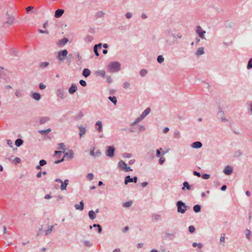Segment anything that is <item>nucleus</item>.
Segmentation results:
<instances>
[{"label": "nucleus", "mask_w": 252, "mask_h": 252, "mask_svg": "<svg viewBox=\"0 0 252 252\" xmlns=\"http://www.w3.org/2000/svg\"><path fill=\"white\" fill-rule=\"evenodd\" d=\"M121 69V64L118 62H110L108 65V69L110 72H117Z\"/></svg>", "instance_id": "1"}, {"label": "nucleus", "mask_w": 252, "mask_h": 252, "mask_svg": "<svg viewBox=\"0 0 252 252\" xmlns=\"http://www.w3.org/2000/svg\"><path fill=\"white\" fill-rule=\"evenodd\" d=\"M169 36H171L172 37H173V38H174L173 40H170L169 38L166 40V43L169 45H172L177 43V42L176 41V40L175 39L176 38H182V36L181 34H180V33L176 34L173 33L170 34Z\"/></svg>", "instance_id": "2"}, {"label": "nucleus", "mask_w": 252, "mask_h": 252, "mask_svg": "<svg viewBox=\"0 0 252 252\" xmlns=\"http://www.w3.org/2000/svg\"><path fill=\"white\" fill-rule=\"evenodd\" d=\"M15 20V16L13 15L10 14L8 12L6 13V21L3 22V25L5 26V25H11L14 23V21Z\"/></svg>", "instance_id": "3"}, {"label": "nucleus", "mask_w": 252, "mask_h": 252, "mask_svg": "<svg viewBox=\"0 0 252 252\" xmlns=\"http://www.w3.org/2000/svg\"><path fill=\"white\" fill-rule=\"evenodd\" d=\"M177 211L179 213L184 214L186 210L187 206L185 203L183 202L182 201H179L177 202Z\"/></svg>", "instance_id": "4"}, {"label": "nucleus", "mask_w": 252, "mask_h": 252, "mask_svg": "<svg viewBox=\"0 0 252 252\" xmlns=\"http://www.w3.org/2000/svg\"><path fill=\"white\" fill-rule=\"evenodd\" d=\"M67 53L68 52L65 49L60 51L58 52L57 58L61 62L63 61L65 59V57L67 56Z\"/></svg>", "instance_id": "5"}, {"label": "nucleus", "mask_w": 252, "mask_h": 252, "mask_svg": "<svg viewBox=\"0 0 252 252\" xmlns=\"http://www.w3.org/2000/svg\"><path fill=\"white\" fill-rule=\"evenodd\" d=\"M196 32L198 35L199 37L202 39H206L205 34L206 32L202 30L200 26L196 27Z\"/></svg>", "instance_id": "6"}, {"label": "nucleus", "mask_w": 252, "mask_h": 252, "mask_svg": "<svg viewBox=\"0 0 252 252\" xmlns=\"http://www.w3.org/2000/svg\"><path fill=\"white\" fill-rule=\"evenodd\" d=\"M56 182H59L61 183L60 189L62 190H64L66 189V187L68 184L69 181L68 179H66L63 182V181L60 179H56L55 180Z\"/></svg>", "instance_id": "7"}, {"label": "nucleus", "mask_w": 252, "mask_h": 252, "mask_svg": "<svg viewBox=\"0 0 252 252\" xmlns=\"http://www.w3.org/2000/svg\"><path fill=\"white\" fill-rule=\"evenodd\" d=\"M115 148L114 146H108L106 151V155L109 158H112L114 155Z\"/></svg>", "instance_id": "8"}, {"label": "nucleus", "mask_w": 252, "mask_h": 252, "mask_svg": "<svg viewBox=\"0 0 252 252\" xmlns=\"http://www.w3.org/2000/svg\"><path fill=\"white\" fill-rule=\"evenodd\" d=\"M137 181V177L135 176L133 178H131L129 175L126 176L125 177V184L127 185L128 183L134 182L136 183Z\"/></svg>", "instance_id": "9"}, {"label": "nucleus", "mask_w": 252, "mask_h": 252, "mask_svg": "<svg viewBox=\"0 0 252 252\" xmlns=\"http://www.w3.org/2000/svg\"><path fill=\"white\" fill-rule=\"evenodd\" d=\"M101 154V153L99 150L95 151V148H93L90 151V155L94 158L98 157Z\"/></svg>", "instance_id": "10"}, {"label": "nucleus", "mask_w": 252, "mask_h": 252, "mask_svg": "<svg viewBox=\"0 0 252 252\" xmlns=\"http://www.w3.org/2000/svg\"><path fill=\"white\" fill-rule=\"evenodd\" d=\"M15 95L17 98H22L24 96V92L20 89H16L15 92Z\"/></svg>", "instance_id": "11"}, {"label": "nucleus", "mask_w": 252, "mask_h": 252, "mask_svg": "<svg viewBox=\"0 0 252 252\" xmlns=\"http://www.w3.org/2000/svg\"><path fill=\"white\" fill-rule=\"evenodd\" d=\"M233 171V168L230 166H226L223 172L225 175H230L232 174Z\"/></svg>", "instance_id": "12"}, {"label": "nucleus", "mask_w": 252, "mask_h": 252, "mask_svg": "<svg viewBox=\"0 0 252 252\" xmlns=\"http://www.w3.org/2000/svg\"><path fill=\"white\" fill-rule=\"evenodd\" d=\"M56 94L57 96L61 99H64L65 97L63 91L61 89H59L57 91Z\"/></svg>", "instance_id": "13"}, {"label": "nucleus", "mask_w": 252, "mask_h": 252, "mask_svg": "<svg viewBox=\"0 0 252 252\" xmlns=\"http://www.w3.org/2000/svg\"><path fill=\"white\" fill-rule=\"evenodd\" d=\"M77 88L75 84H72L68 90L69 93L71 94H73L76 91Z\"/></svg>", "instance_id": "14"}, {"label": "nucleus", "mask_w": 252, "mask_h": 252, "mask_svg": "<svg viewBox=\"0 0 252 252\" xmlns=\"http://www.w3.org/2000/svg\"><path fill=\"white\" fill-rule=\"evenodd\" d=\"M64 13V10L62 9H59L55 11V17L56 18H59L62 16Z\"/></svg>", "instance_id": "15"}, {"label": "nucleus", "mask_w": 252, "mask_h": 252, "mask_svg": "<svg viewBox=\"0 0 252 252\" xmlns=\"http://www.w3.org/2000/svg\"><path fill=\"white\" fill-rule=\"evenodd\" d=\"M64 156H66L69 159H72L74 157V153L72 150H69L68 152L64 153Z\"/></svg>", "instance_id": "16"}, {"label": "nucleus", "mask_w": 252, "mask_h": 252, "mask_svg": "<svg viewBox=\"0 0 252 252\" xmlns=\"http://www.w3.org/2000/svg\"><path fill=\"white\" fill-rule=\"evenodd\" d=\"M118 167L122 170H124L125 169L126 167V164L123 160H120L118 162Z\"/></svg>", "instance_id": "17"}, {"label": "nucleus", "mask_w": 252, "mask_h": 252, "mask_svg": "<svg viewBox=\"0 0 252 252\" xmlns=\"http://www.w3.org/2000/svg\"><path fill=\"white\" fill-rule=\"evenodd\" d=\"M218 116L220 117V119L222 122H227V119L225 118L223 111L220 109L218 113Z\"/></svg>", "instance_id": "18"}, {"label": "nucleus", "mask_w": 252, "mask_h": 252, "mask_svg": "<svg viewBox=\"0 0 252 252\" xmlns=\"http://www.w3.org/2000/svg\"><path fill=\"white\" fill-rule=\"evenodd\" d=\"M202 146V143L199 141L194 142L191 144V147L195 149L200 148Z\"/></svg>", "instance_id": "19"}, {"label": "nucleus", "mask_w": 252, "mask_h": 252, "mask_svg": "<svg viewBox=\"0 0 252 252\" xmlns=\"http://www.w3.org/2000/svg\"><path fill=\"white\" fill-rule=\"evenodd\" d=\"M9 54L13 56H17L18 55V51L16 49L11 48L9 50Z\"/></svg>", "instance_id": "20"}, {"label": "nucleus", "mask_w": 252, "mask_h": 252, "mask_svg": "<svg viewBox=\"0 0 252 252\" xmlns=\"http://www.w3.org/2000/svg\"><path fill=\"white\" fill-rule=\"evenodd\" d=\"M74 207L76 210L82 211L84 209V203L82 201L80 202V204H76Z\"/></svg>", "instance_id": "21"}, {"label": "nucleus", "mask_w": 252, "mask_h": 252, "mask_svg": "<svg viewBox=\"0 0 252 252\" xmlns=\"http://www.w3.org/2000/svg\"><path fill=\"white\" fill-rule=\"evenodd\" d=\"M32 97L36 101H38L41 98V95L37 93H33L32 95Z\"/></svg>", "instance_id": "22"}, {"label": "nucleus", "mask_w": 252, "mask_h": 252, "mask_svg": "<svg viewBox=\"0 0 252 252\" xmlns=\"http://www.w3.org/2000/svg\"><path fill=\"white\" fill-rule=\"evenodd\" d=\"M186 188L188 190H190L191 189V186H190L188 182H184L183 183V187L182 188L183 190H185Z\"/></svg>", "instance_id": "23"}, {"label": "nucleus", "mask_w": 252, "mask_h": 252, "mask_svg": "<svg viewBox=\"0 0 252 252\" xmlns=\"http://www.w3.org/2000/svg\"><path fill=\"white\" fill-rule=\"evenodd\" d=\"M204 54V48L203 47H199L196 52L195 53V55L197 56H199L202 55Z\"/></svg>", "instance_id": "24"}, {"label": "nucleus", "mask_w": 252, "mask_h": 252, "mask_svg": "<svg viewBox=\"0 0 252 252\" xmlns=\"http://www.w3.org/2000/svg\"><path fill=\"white\" fill-rule=\"evenodd\" d=\"M95 126H98L97 130L98 132H100L102 131V122L100 121H98L96 122Z\"/></svg>", "instance_id": "25"}, {"label": "nucleus", "mask_w": 252, "mask_h": 252, "mask_svg": "<svg viewBox=\"0 0 252 252\" xmlns=\"http://www.w3.org/2000/svg\"><path fill=\"white\" fill-rule=\"evenodd\" d=\"M245 234L247 239L249 241H250L251 240L252 237V233L251 231L248 229H246V230H245Z\"/></svg>", "instance_id": "26"}, {"label": "nucleus", "mask_w": 252, "mask_h": 252, "mask_svg": "<svg viewBox=\"0 0 252 252\" xmlns=\"http://www.w3.org/2000/svg\"><path fill=\"white\" fill-rule=\"evenodd\" d=\"M151 112V109L150 108H146L141 115L143 118H145Z\"/></svg>", "instance_id": "27"}, {"label": "nucleus", "mask_w": 252, "mask_h": 252, "mask_svg": "<svg viewBox=\"0 0 252 252\" xmlns=\"http://www.w3.org/2000/svg\"><path fill=\"white\" fill-rule=\"evenodd\" d=\"M88 215H89V218L92 220H94L96 217V215H95V212H94L93 210L89 211Z\"/></svg>", "instance_id": "28"}, {"label": "nucleus", "mask_w": 252, "mask_h": 252, "mask_svg": "<svg viewBox=\"0 0 252 252\" xmlns=\"http://www.w3.org/2000/svg\"><path fill=\"white\" fill-rule=\"evenodd\" d=\"M91 71L88 68H85L83 71V75L85 77H87L90 75Z\"/></svg>", "instance_id": "29"}, {"label": "nucleus", "mask_w": 252, "mask_h": 252, "mask_svg": "<svg viewBox=\"0 0 252 252\" xmlns=\"http://www.w3.org/2000/svg\"><path fill=\"white\" fill-rule=\"evenodd\" d=\"M144 118H143L141 115H140L139 117H138L132 124L131 126H134L137 124L138 123L141 122Z\"/></svg>", "instance_id": "30"}, {"label": "nucleus", "mask_w": 252, "mask_h": 252, "mask_svg": "<svg viewBox=\"0 0 252 252\" xmlns=\"http://www.w3.org/2000/svg\"><path fill=\"white\" fill-rule=\"evenodd\" d=\"M79 128L80 130L79 135H80V137H81L85 134L86 128H85V127H83V126H79Z\"/></svg>", "instance_id": "31"}, {"label": "nucleus", "mask_w": 252, "mask_h": 252, "mask_svg": "<svg viewBox=\"0 0 252 252\" xmlns=\"http://www.w3.org/2000/svg\"><path fill=\"white\" fill-rule=\"evenodd\" d=\"M49 120H50V118L48 117H42L40 119V124H44V123H46L47 122H48V121H49Z\"/></svg>", "instance_id": "32"}, {"label": "nucleus", "mask_w": 252, "mask_h": 252, "mask_svg": "<svg viewBox=\"0 0 252 252\" xmlns=\"http://www.w3.org/2000/svg\"><path fill=\"white\" fill-rule=\"evenodd\" d=\"M76 58L77 64H80L82 63V58L79 53L76 54Z\"/></svg>", "instance_id": "33"}, {"label": "nucleus", "mask_w": 252, "mask_h": 252, "mask_svg": "<svg viewBox=\"0 0 252 252\" xmlns=\"http://www.w3.org/2000/svg\"><path fill=\"white\" fill-rule=\"evenodd\" d=\"M95 74L98 76H100L101 77H104L105 74V71L103 70H98L95 72Z\"/></svg>", "instance_id": "34"}, {"label": "nucleus", "mask_w": 252, "mask_h": 252, "mask_svg": "<svg viewBox=\"0 0 252 252\" xmlns=\"http://www.w3.org/2000/svg\"><path fill=\"white\" fill-rule=\"evenodd\" d=\"M49 63L48 62H41L39 64V67L41 68H44L47 67L49 65Z\"/></svg>", "instance_id": "35"}, {"label": "nucleus", "mask_w": 252, "mask_h": 252, "mask_svg": "<svg viewBox=\"0 0 252 252\" xmlns=\"http://www.w3.org/2000/svg\"><path fill=\"white\" fill-rule=\"evenodd\" d=\"M23 140L21 139H17L16 141H15V144L16 145V146L17 147H20V146H21L23 143Z\"/></svg>", "instance_id": "36"}, {"label": "nucleus", "mask_w": 252, "mask_h": 252, "mask_svg": "<svg viewBox=\"0 0 252 252\" xmlns=\"http://www.w3.org/2000/svg\"><path fill=\"white\" fill-rule=\"evenodd\" d=\"M54 227V225L50 226L48 227V229L45 232V235L47 236V235H49L52 232Z\"/></svg>", "instance_id": "37"}, {"label": "nucleus", "mask_w": 252, "mask_h": 252, "mask_svg": "<svg viewBox=\"0 0 252 252\" xmlns=\"http://www.w3.org/2000/svg\"><path fill=\"white\" fill-rule=\"evenodd\" d=\"M193 209V211L195 213H198V212H200L201 206L199 205H195V206H194Z\"/></svg>", "instance_id": "38"}, {"label": "nucleus", "mask_w": 252, "mask_h": 252, "mask_svg": "<svg viewBox=\"0 0 252 252\" xmlns=\"http://www.w3.org/2000/svg\"><path fill=\"white\" fill-rule=\"evenodd\" d=\"M160 217L161 216L160 215L155 214L153 215L152 218L153 220L157 221L160 218Z\"/></svg>", "instance_id": "39"}, {"label": "nucleus", "mask_w": 252, "mask_h": 252, "mask_svg": "<svg viewBox=\"0 0 252 252\" xmlns=\"http://www.w3.org/2000/svg\"><path fill=\"white\" fill-rule=\"evenodd\" d=\"M108 99L112 101L115 105L117 103V98L116 96H109Z\"/></svg>", "instance_id": "40"}, {"label": "nucleus", "mask_w": 252, "mask_h": 252, "mask_svg": "<svg viewBox=\"0 0 252 252\" xmlns=\"http://www.w3.org/2000/svg\"><path fill=\"white\" fill-rule=\"evenodd\" d=\"M132 204V202L130 201L126 202H125L123 204V206L125 208L129 207L131 206Z\"/></svg>", "instance_id": "41"}, {"label": "nucleus", "mask_w": 252, "mask_h": 252, "mask_svg": "<svg viewBox=\"0 0 252 252\" xmlns=\"http://www.w3.org/2000/svg\"><path fill=\"white\" fill-rule=\"evenodd\" d=\"M174 137L175 138H179L180 137V132L179 130H176L174 132Z\"/></svg>", "instance_id": "42"}, {"label": "nucleus", "mask_w": 252, "mask_h": 252, "mask_svg": "<svg viewBox=\"0 0 252 252\" xmlns=\"http://www.w3.org/2000/svg\"><path fill=\"white\" fill-rule=\"evenodd\" d=\"M51 130L50 128H48V129H46V130H39V132L40 133H41V134H48V133H49L51 131Z\"/></svg>", "instance_id": "43"}, {"label": "nucleus", "mask_w": 252, "mask_h": 252, "mask_svg": "<svg viewBox=\"0 0 252 252\" xmlns=\"http://www.w3.org/2000/svg\"><path fill=\"white\" fill-rule=\"evenodd\" d=\"M164 58L161 55H159L158 57L157 61L158 63H161L164 62Z\"/></svg>", "instance_id": "44"}, {"label": "nucleus", "mask_w": 252, "mask_h": 252, "mask_svg": "<svg viewBox=\"0 0 252 252\" xmlns=\"http://www.w3.org/2000/svg\"><path fill=\"white\" fill-rule=\"evenodd\" d=\"M93 227H97V228H98V232L99 233H100L101 232V231H102V228H101V226L99 224H93Z\"/></svg>", "instance_id": "45"}, {"label": "nucleus", "mask_w": 252, "mask_h": 252, "mask_svg": "<svg viewBox=\"0 0 252 252\" xmlns=\"http://www.w3.org/2000/svg\"><path fill=\"white\" fill-rule=\"evenodd\" d=\"M93 39V37L91 35H88L85 38V40L86 42H91Z\"/></svg>", "instance_id": "46"}, {"label": "nucleus", "mask_w": 252, "mask_h": 252, "mask_svg": "<svg viewBox=\"0 0 252 252\" xmlns=\"http://www.w3.org/2000/svg\"><path fill=\"white\" fill-rule=\"evenodd\" d=\"M147 74V71L145 69H143L140 71V75L142 77L145 76Z\"/></svg>", "instance_id": "47"}, {"label": "nucleus", "mask_w": 252, "mask_h": 252, "mask_svg": "<svg viewBox=\"0 0 252 252\" xmlns=\"http://www.w3.org/2000/svg\"><path fill=\"white\" fill-rule=\"evenodd\" d=\"M252 68V58H251L247 64V69H250Z\"/></svg>", "instance_id": "48"}, {"label": "nucleus", "mask_w": 252, "mask_h": 252, "mask_svg": "<svg viewBox=\"0 0 252 252\" xmlns=\"http://www.w3.org/2000/svg\"><path fill=\"white\" fill-rule=\"evenodd\" d=\"M84 244L85 245V246L88 247H90L92 246V245H93L92 243H91V242H90L89 241H87V240H85L84 241Z\"/></svg>", "instance_id": "49"}, {"label": "nucleus", "mask_w": 252, "mask_h": 252, "mask_svg": "<svg viewBox=\"0 0 252 252\" xmlns=\"http://www.w3.org/2000/svg\"><path fill=\"white\" fill-rule=\"evenodd\" d=\"M94 175L92 173H89L87 175V178L89 181H92L94 179Z\"/></svg>", "instance_id": "50"}, {"label": "nucleus", "mask_w": 252, "mask_h": 252, "mask_svg": "<svg viewBox=\"0 0 252 252\" xmlns=\"http://www.w3.org/2000/svg\"><path fill=\"white\" fill-rule=\"evenodd\" d=\"M224 240H225L224 234H223V235H221L220 238V242L221 243V245L223 246L224 245Z\"/></svg>", "instance_id": "51"}, {"label": "nucleus", "mask_w": 252, "mask_h": 252, "mask_svg": "<svg viewBox=\"0 0 252 252\" xmlns=\"http://www.w3.org/2000/svg\"><path fill=\"white\" fill-rule=\"evenodd\" d=\"M130 86V83L128 82H125L123 84V87L124 89H128Z\"/></svg>", "instance_id": "52"}, {"label": "nucleus", "mask_w": 252, "mask_h": 252, "mask_svg": "<svg viewBox=\"0 0 252 252\" xmlns=\"http://www.w3.org/2000/svg\"><path fill=\"white\" fill-rule=\"evenodd\" d=\"M21 162V159L19 158H15L13 160V162L15 164L19 163Z\"/></svg>", "instance_id": "53"}, {"label": "nucleus", "mask_w": 252, "mask_h": 252, "mask_svg": "<svg viewBox=\"0 0 252 252\" xmlns=\"http://www.w3.org/2000/svg\"><path fill=\"white\" fill-rule=\"evenodd\" d=\"M59 149L60 150H63V151H65V148H64L65 146H64V143H60L59 144Z\"/></svg>", "instance_id": "54"}, {"label": "nucleus", "mask_w": 252, "mask_h": 252, "mask_svg": "<svg viewBox=\"0 0 252 252\" xmlns=\"http://www.w3.org/2000/svg\"><path fill=\"white\" fill-rule=\"evenodd\" d=\"M132 155L130 153H124L123 154V157L125 158H130Z\"/></svg>", "instance_id": "55"}, {"label": "nucleus", "mask_w": 252, "mask_h": 252, "mask_svg": "<svg viewBox=\"0 0 252 252\" xmlns=\"http://www.w3.org/2000/svg\"><path fill=\"white\" fill-rule=\"evenodd\" d=\"M162 151V148H159L156 151V156L158 158L160 157L161 153L160 151Z\"/></svg>", "instance_id": "56"}, {"label": "nucleus", "mask_w": 252, "mask_h": 252, "mask_svg": "<svg viewBox=\"0 0 252 252\" xmlns=\"http://www.w3.org/2000/svg\"><path fill=\"white\" fill-rule=\"evenodd\" d=\"M165 161V158L163 157H160L159 159V163L160 165L163 164Z\"/></svg>", "instance_id": "57"}, {"label": "nucleus", "mask_w": 252, "mask_h": 252, "mask_svg": "<svg viewBox=\"0 0 252 252\" xmlns=\"http://www.w3.org/2000/svg\"><path fill=\"white\" fill-rule=\"evenodd\" d=\"M47 163L46 161L44 159H41L39 161L40 166H44Z\"/></svg>", "instance_id": "58"}, {"label": "nucleus", "mask_w": 252, "mask_h": 252, "mask_svg": "<svg viewBox=\"0 0 252 252\" xmlns=\"http://www.w3.org/2000/svg\"><path fill=\"white\" fill-rule=\"evenodd\" d=\"M189 231L190 233H193L195 231V227L193 226H189Z\"/></svg>", "instance_id": "59"}, {"label": "nucleus", "mask_w": 252, "mask_h": 252, "mask_svg": "<svg viewBox=\"0 0 252 252\" xmlns=\"http://www.w3.org/2000/svg\"><path fill=\"white\" fill-rule=\"evenodd\" d=\"M132 14L131 12H128L126 14V17L127 19L131 18L132 17Z\"/></svg>", "instance_id": "60"}, {"label": "nucleus", "mask_w": 252, "mask_h": 252, "mask_svg": "<svg viewBox=\"0 0 252 252\" xmlns=\"http://www.w3.org/2000/svg\"><path fill=\"white\" fill-rule=\"evenodd\" d=\"M145 128L144 126L140 125L138 126V131H143Z\"/></svg>", "instance_id": "61"}, {"label": "nucleus", "mask_w": 252, "mask_h": 252, "mask_svg": "<svg viewBox=\"0 0 252 252\" xmlns=\"http://www.w3.org/2000/svg\"><path fill=\"white\" fill-rule=\"evenodd\" d=\"M79 83H80V85L81 86H82L83 87H85L87 85V83L84 80H81L80 81Z\"/></svg>", "instance_id": "62"}, {"label": "nucleus", "mask_w": 252, "mask_h": 252, "mask_svg": "<svg viewBox=\"0 0 252 252\" xmlns=\"http://www.w3.org/2000/svg\"><path fill=\"white\" fill-rule=\"evenodd\" d=\"M210 176L209 174H205L202 175V178L203 179H208L210 178Z\"/></svg>", "instance_id": "63"}, {"label": "nucleus", "mask_w": 252, "mask_h": 252, "mask_svg": "<svg viewBox=\"0 0 252 252\" xmlns=\"http://www.w3.org/2000/svg\"><path fill=\"white\" fill-rule=\"evenodd\" d=\"M39 87L40 89L43 90L46 88V85L43 84V83H41L39 85Z\"/></svg>", "instance_id": "64"}]
</instances>
